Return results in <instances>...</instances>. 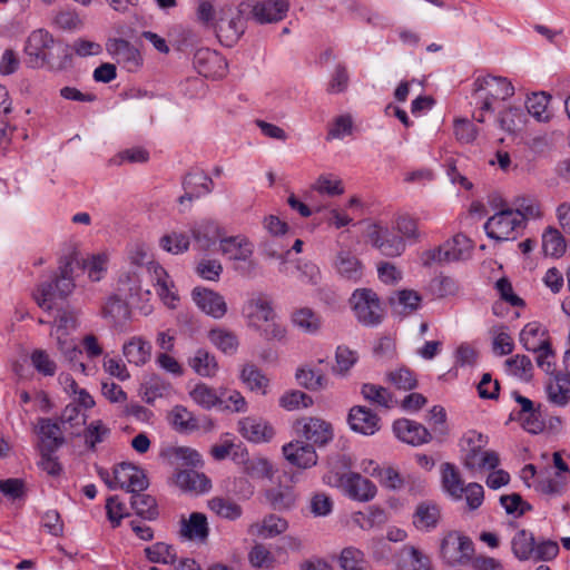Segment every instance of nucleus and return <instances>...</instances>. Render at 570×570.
Wrapping results in <instances>:
<instances>
[{"instance_id": "2", "label": "nucleus", "mask_w": 570, "mask_h": 570, "mask_svg": "<svg viewBox=\"0 0 570 570\" xmlns=\"http://www.w3.org/2000/svg\"><path fill=\"white\" fill-rule=\"evenodd\" d=\"M488 442V436L475 430L464 433L460 440V446L466 469L472 471L493 470L499 465L500 459L495 451H483Z\"/></svg>"}, {"instance_id": "45", "label": "nucleus", "mask_w": 570, "mask_h": 570, "mask_svg": "<svg viewBox=\"0 0 570 570\" xmlns=\"http://www.w3.org/2000/svg\"><path fill=\"white\" fill-rule=\"evenodd\" d=\"M130 505L142 519L155 520L158 517L156 499L149 494L139 492L130 497Z\"/></svg>"}, {"instance_id": "7", "label": "nucleus", "mask_w": 570, "mask_h": 570, "mask_svg": "<svg viewBox=\"0 0 570 570\" xmlns=\"http://www.w3.org/2000/svg\"><path fill=\"white\" fill-rule=\"evenodd\" d=\"M472 243L463 234H456L451 239L444 242L438 248L424 253V263H452L468 259L471 256Z\"/></svg>"}, {"instance_id": "64", "label": "nucleus", "mask_w": 570, "mask_h": 570, "mask_svg": "<svg viewBox=\"0 0 570 570\" xmlns=\"http://www.w3.org/2000/svg\"><path fill=\"white\" fill-rule=\"evenodd\" d=\"M389 381L400 390L410 391L416 387L417 381L412 371L399 368L387 374Z\"/></svg>"}, {"instance_id": "12", "label": "nucleus", "mask_w": 570, "mask_h": 570, "mask_svg": "<svg viewBox=\"0 0 570 570\" xmlns=\"http://www.w3.org/2000/svg\"><path fill=\"white\" fill-rule=\"evenodd\" d=\"M106 483L109 489H125L131 495L145 491L149 485L145 472L127 463L117 466L114 471V480Z\"/></svg>"}, {"instance_id": "53", "label": "nucleus", "mask_w": 570, "mask_h": 570, "mask_svg": "<svg viewBox=\"0 0 570 570\" xmlns=\"http://www.w3.org/2000/svg\"><path fill=\"white\" fill-rule=\"evenodd\" d=\"M293 324L301 331L309 334L316 333L321 327V318L311 308H299L292 315Z\"/></svg>"}, {"instance_id": "43", "label": "nucleus", "mask_w": 570, "mask_h": 570, "mask_svg": "<svg viewBox=\"0 0 570 570\" xmlns=\"http://www.w3.org/2000/svg\"><path fill=\"white\" fill-rule=\"evenodd\" d=\"M442 485L452 498L456 500L462 498L463 481L454 464L448 462L442 464Z\"/></svg>"}, {"instance_id": "25", "label": "nucleus", "mask_w": 570, "mask_h": 570, "mask_svg": "<svg viewBox=\"0 0 570 570\" xmlns=\"http://www.w3.org/2000/svg\"><path fill=\"white\" fill-rule=\"evenodd\" d=\"M334 268L342 278L352 283L360 282L364 275L363 264L348 250L337 253L334 261Z\"/></svg>"}, {"instance_id": "9", "label": "nucleus", "mask_w": 570, "mask_h": 570, "mask_svg": "<svg viewBox=\"0 0 570 570\" xmlns=\"http://www.w3.org/2000/svg\"><path fill=\"white\" fill-rule=\"evenodd\" d=\"M70 273V265L66 264L60 268L59 277L52 282L42 283L39 285L37 293L35 294V298L40 308L43 311H51L53 307L52 301L57 296L62 298L72 292L75 283Z\"/></svg>"}, {"instance_id": "35", "label": "nucleus", "mask_w": 570, "mask_h": 570, "mask_svg": "<svg viewBox=\"0 0 570 570\" xmlns=\"http://www.w3.org/2000/svg\"><path fill=\"white\" fill-rule=\"evenodd\" d=\"M520 342L527 351L531 352L538 351V348L544 346L550 341L543 325L539 322H530L520 332Z\"/></svg>"}, {"instance_id": "23", "label": "nucleus", "mask_w": 570, "mask_h": 570, "mask_svg": "<svg viewBox=\"0 0 570 570\" xmlns=\"http://www.w3.org/2000/svg\"><path fill=\"white\" fill-rule=\"evenodd\" d=\"M238 425L243 438L254 443L268 442L275 434L273 426L262 419L244 417Z\"/></svg>"}, {"instance_id": "40", "label": "nucleus", "mask_w": 570, "mask_h": 570, "mask_svg": "<svg viewBox=\"0 0 570 570\" xmlns=\"http://www.w3.org/2000/svg\"><path fill=\"white\" fill-rule=\"evenodd\" d=\"M190 399L203 409L209 410L225 402V393L218 395L216 391L205 383H198L189 392Z\"/></svg>"}, {"instance_id": "58", "label": "nucleus", "mask_w": 570, "mask_h": 570, "mask_svg": "<svg viewBox=\"0 0 570 570\" xmlns=\"http://www.w3.org/2000/svg\"><path fill=\"white\" fill-rule=\"evenodd\" d=\"M296 380L299 385L312 391L321 390L326 385V377L320 371L311 368L297 370Z\"/></svg>"}, {"instance_id": "24", "label": "nucleus", "mask_w": 570, "mask_h": 570, "mask_svg": "<svg viewBox=\"0 0 570 570\" xmlns=\"http://www.w3.org/2000/svg\"><path fill=\"white\" fill-rule=\"evenodd\" d=\"M190 232L197 247L202 250H209L217 240L220 242L222 230L218 224L210 219H203L195 223Z\"/></svg>"}, {"instance_id": "29", "label": "nucleus", "mask_w": 570, "mask_h": 570, "mask_svg": "<svg viewBox=\"0 0 570 570\" xmlns=\"http://www.w3.org/2000/svg\"><path fill=\"white\" fill-rule=\"evenodd\" d=\"M441 519V511L438 504L424 501L416 505L413 513V525L424 532L434 530Z\"/></svg>"}, {"instance_id": "37", "label": "nucleus", "mask_w": 570, "mask_h": 570, "mask_svg": "<svg viewBox=\"0 0 570 570\" xmlns=\"http://www.w3.org/2000/svg\"><path fill=\"white\" fill-rule=\"evenodd\" d=\"M122 352L129 363L144 365L150 358L151 345L141 337H132L124 344Z\"/></svg>"}, {"instance_id": "3", "label": "nucleus", "mask_w": 570, "mask_h": 570, "mask_svg": "<svg viewBox=\"0 0 570 570\" xmlns=\"http://www.w3.org/2000/svg\"><path fill=\"white\" fill-rule=\"evenodd\" d=\"M514 95L513 85L504 77L480 76L473 82L472 104L482 111H493V104Z\"/></svg>"}, {"instance_id": "42", "label": "nucleus", "mask_w": 570, "mask_h": 570, "mask_svg": "<svg viewBox=\"0 0 570 570\" xmlns=\"http://www.w3.org/2000/svg\"><path fill=\"white\" fill-rule=\"evenodd\" d=\"M361 394L371 404L384 409H392L395 404L392 393L381 385L364 383L361 387Z\"/></svg>"}, {"instance_id": "13", "label": "nucleus", "mask_w": 570, "mask_h": 570, "mask_svg": "<svg viewBox=\"0 0 570 570\" xmlns=\"http://www.w3.org/2000/svg\"><path fill=\"white\" fill-rule=\"evenodd\" d=\"M293 428L299 438L312 442L313 446H323L333 439L331 423L318 417H302L294 422Z\"/></svg>"}, {"instance_id": "21", "label": "nucleus", "mask_w": 570, "mask_h": 570, "mask_svg": "<svg viewBox=\"0 0 570 570\" xmlns=\"http://www.w3.org/2000/svg\"><path fill=\"white\" fill-rule=\"evenodd\" d=\"M393 432L400 441L413 446L428 443L432 438L425 426L409 419H399L394 421Z\"/></svg>"}, {"instance_id": "49", "label": "nucleus", "mask_w": 570, "mask_h": 570, "mask_svg": "<svg viewBox=\"0 0 570 570\" xmlns=\"http://www.w3.org/2000/svg\"><path fill=\"white\" fill-rule=\"evenodd\" d=\"M338 563L343 570H372L363 551L354 547H347L342 550Z\"/></svg>"}, {"instance_id": "27", "label": "nucleus", "mask_w": 570, "mask_h": 570, "mask_svg": "<svg viewBox=\"0 0 570 570\" xmlns=\"http://www.w3.org/2000/svg\"><path fill=\"white\" fill-rule=\"evenodd\" d=\"M174 481L185 492L205 493L212 488L210 480L204 473L194 469L177 471Z\"/></svg>"}, {"instance_id": "5", "label": "nucleus", "mask_w": 570, "mask_h": 570, "mask_svg": "<svg viewBox=\"0 0 570 570\" xmlns=\"http://www.w3.org/2000/svg\"><path fill=\"white\" fill-rule=\"evenodd\" d=\"M356 321L366 327L379 326L385 316L384 307L377 294L371 288H356L350 299Z\"/></svg>"}, {"instance_id": "1", "label": "nucleus", "mask_w": 570, "mask_h": 570, "mask_svg": "<svg viewBox=\"0 0 570 570\" xmlns=\"http://www.w3.org/2000/svg\"><path fill=\"white\" fill-rule=\"evenodd\" d=\"M26 63L29 68L39 69L47 66L50 70H62L71 61L70 47L56 41L43 29L32 31L24 45Z\"/></svg>"}, {"instance_id": "10", "label": "nucleus", "mask_w": 570, "mask_h": 570, "mask_svg": "<svg viewBox=\"0 0 570 570\" xmlns=\"http://www.w3.org/2000/svg\"><path fill=\"white\" fill-rule=\"evenodd\" d=\"M523 227V218L512 209H504L490 217L484 229L487 235L495 240H509L515 238V230Z\"/></svg>"}, {"instance_id": "34", "label": "nucleus", "mask_w": 570, "mask_h": 570, "mask_svg": "<svg viewBox=\"0 0 570 570\" xmlns=\"http://www.w3.org/2000/svg\"><path fill=\"white\" fill-rule=\"evenodd\" d=\"M208 522L204 513L193 512L188 519L181 520L180 534L184 538L205 541L208 538Z\"/></svg>"}, {"instance_id": "11", "label": "nucleus", "mask_w": 570, "mask_h": 570, "mask_svg": "<svg viewBox=\"0 0 570 570\" xmlns=\"http://www.w3.org/2000/svg\"><path fill=\"white\" fill-rule=\"evenodd\" d=\"M474 552L470 538L458 532L448 533L441 543V556L450 566L466 563Z\"/></svg>"}, {"instance_id": "14", "label": "nucleus", "mask_w": 570, "mask_h": 570, "mask_svg": "<svg viewBox=\"0 0 570 570\" xmlns=\"http://www.w3.org/2000/svg\"><path fill=\"white\" fill-rule=\"evenodd\" d=\"M337 485L351 499L360 502L371 501L377 492L375 484L356 472H347L338 478Z\"/></svg>"}, {"instance_id": "26", "label": "nucleus", "mask_w": 570, "mask_h": 570, "mask_svg": "<svg viewBox=\"0 0 570 570\" xmlns=\"http://www.w3.org/2000/svg\"><path fill=\"white\" fill-rule=\"evenodd\" d=\"M183 186L185 194L179 197V202L193 200L213 190L214 183L204 171H194L185 176Z\"/></svg>"}, {"instance_id": "57", "label": "nucleus", "mask_w": 570, "mask_h": 570, "mask_svg": "<svg viewBox=\"0 0 570 570\" xmlns=\"http://www.w3.org/2000/svg\"><path fill=\"white\" fill-rule=\"evenodd\" d=\"M542 247L546 255L559 257L566 250V243L557 229L549 228L542 236Z\"/></svg>"}, {"instance_id": "56", "label": "nucleus", "mask_w": 570, "mask_h": 570, "mask_svg": "<svg viewBox=\"0 0 570 570\" xmlns=\"http://www.w3.org/2000/svg\"><path fill=\"white\" fill-rule=\"evenodd\" d=\"M313 404V399L298 390L285 392L279 397V406L286 411L298 410L299 407H308Z\"/></svg>"}, {"instance_id": "62", "label": "nucleus", "mask_w": 570, "mask_h": 570, "mask_svg": "<svg viewBox=\"0 0 570 570\" xmlns=\"http://www.w3.org/2000/svg\"><path fill=\"white\" fill-rule=\"evenodd\" d=\"M77 326V314L70 309H61L52 324L51 334L71 333Z\"/></svg>"}, {"instance_id": "51", "label": "nucleus", "mask_w": 570, "mask_h": 570, "mask_svg": "<svg viewBox=\"0 0 570 570\" xmlns=\"http://www.w3.org/2000/svg\"><path fill=\"white\" fill-rule=\"evenodd\" d=\"M209 341L225 354H234L238 348L236 335L224 328H214L208 334Z\"/></svg>"}, {"instance_id": "17", "label": "nucleus", "mask_w": 570, "mask_h": 570, "mask_svg": "<svg viewBox=\"0 0 570 570\" xmlns=\"http://www.w3.org/2000/svg\"><path fill=\"white\" fill-rule=\"evenodd\" d=\"M191 297L197 307L205 314L219 320L227 313L225 298L217 292L205 287H195Z\"/></svg>"}, {"instance_id": "32", "label": "nucleus", "mask_w": 570, "mask_h": 570, "mask_svg": "<svg viewBox=\"0 0 570 570\" xmlns=\"http://www.w3.org/2000/svg\"><path fill=\"white\" fill-rule=\"evenodd\" d=\"M288 529V522L276 514H267L261 522L253 523L248 532L262 538H274L284 533Z\"/></svg>"}, {"instance_id": "39", "label": "nucleus", "mask_w": 570, "mask_h": 570, "mask_svg": "<svg viewBox=\"0 0 570 570\" xmlns=\"http://www.w3.org/2000/svg\"><path fill=\"white\" fill-rule=\"evenodd\" d=\"M189 366L200 376L212 377L218 371V363L213 354L204 348H198L188 360Z\"/></svg>"}, {"instance_id": "46", "label": "nucleus", "mask_w": 570, "mask_h": 570, "mask_svg": "<svg viewBox=\"0 0 570 570\" xmlns=\"http://www.w3.org/2000/svg\"><path fill=\"white\" fill-rule=\"evenodd\" d=\"M527 120V112L521 107H510L500 112L498 121L504 131L514 134L522 129Z\"/></svg>"}, {"instance_id": "31", "label": "nucleus", "mask_w": 570, "mask_h": 570, "mask_svg": "<svg viewBox=\"0 0 570 570\" xmlns=\"http://www.w3.org/2000/svg\"><path fill=\"white\" fill-rule=\"evenodd\" d=\"M547 396L550 403L564 406L570 401V376L566 373H558L551 377L546 386Z\"/></svg>"}, {"instance_id": "60", "label": "nucleus", "mask_w": 570, "mask_h": 570, "mask_svg": "<svg viewBox=\"0 0 570 570\" xmlns=\"http://www.w3.org/2000/svg\"><path fill=\"white\" fill-rule=\"evenodd\" d=\"M493 333V352L498 355H508L512 353L514 343L512 337L507 331V327L500 325L492 330Z\"/></svg>"}, {"instance_id": "6", "label": "nucleus", "mask_w": 570, "mask_h": 570, "mask_svg": "<svg viewBox=\"0 0 570 570\" xmlns=\"http://www.w3.org/2000/svg\"><path fill=\"white\" fill-rule=\"evenodd\" d=\"M243 313L248 320V324L257 330H263L266 336L282 338L285 334L284 327L274 322L275 313L271 303L264 297H255L249 299Z\"/></svg>"}, {"instance_id": "15", "label": "nucleus", "mask_w": 570, "mask_h": 570, "mask_svg": "<svg viewBox=\"0 0 570 570\" xmlns=\"http://www.w3.org/2000/svg\"><path fill=\"white\" fill-rule=\"evenodd\" d=\"M193 63L197 72L205 78H222L227 71L226 59L216 50L208 48L196 50Z\"/></svg>"}, {"instance_id": "28", "label": "nucleus", "mask_w": 570, "mask_h": 570, "mask_svg": "<svg viewBox=\"0 0 570 570\" xmlns=\"http://www.w3.org/2000/svg\"><path fill=\"white\" fill-rule=\"evenodd\" d=\"M38 433L41 440L40 450L57 451L65 443L60 423L52 419H39Z\"/></svg>"}, {"instance_id": "33", "label": "nucleus", "mask_w": 570, "mask_h": 570, "mask_svg": "<svg viewBox=\"0 0 570 570\" xmlns=\"http://www.w3.org/2000/svg\"><path fill=\"white\" fill-rule=\"evenodd\" d=\"M371 465L374 466L372 471H370V474L376 478L383 488L389 490L399 491L403 489L411 479V475H402L393 466L381 468L379 464H374L373 462H371Z\"/></svg>"}, {"instance_id": "47", "label": "nucleus", "mask_w": 570, "mask_h": 570, "mask_svg": "<svg viewBox=\"0 0 570 570\" xmlns=\"http://www.w3.org/2000/svg\"><path fill=\"white\" fill-rule=\"evenodd\" d=\"M209 509L219 518L235 521L243 514L242 507L230 499L215 497L208 501Z\"/></svg>"}, {"instance_id": "19", "label": "nucleus", "mask_w": 570, "mask_h": 570, "mask_svg": "<svg viewBox=\"0 0 570 570\" xmlns=\"http://www.w3.org/2000/svg\"><path fill=\"white\" fill-rule=\"evenodd\" d=\"M147 271L156 288L159 298L170 308H175L179 301L174 291V283L163 266L156 262L148 263Z\"/></svg>"}, {"instance_id": "4", "label": "nucleus", "mask_w": 570, "mask_h": 570, "mask_svg": "<svg viewBox=\"0 0 570 570\" xmlns=\"http://www.w3.org/2000/svg\"><path fill=\"white\" fill-rule=\"evenodd\" d=\"M511 550L519 561H550L559 553V546L552 540L535 542L532 532L521 529L511 539Z\"/></svg>"}, {"instance_id": "55", "label": "nucleus", "mask_w": 570, "mask_h": 570, "mask_svg": "<svg viewBox=\"0 0 570 570\" xmlns=\"http://www.w3.org/2000/svg\"><path fill=\"white\" fill-rule=\"evenodd\" d=\"M248 561L256 569H273L275 557L263 543H256L248 552Z\"/></svg>"}, {"instance_id": "36", "label": "nucleus", "mask_w": 570, "mask_h": 570, "mask_svg": "<svg viewBox=\"0 0 570 570\" xmlns=\"http://www.w3.org/2000/svg\"><path fill=\"white\" fill-rule=\"evenodd\" d=\"M168 421L179 433H191L199 429L198 420L184 405H175L168 414Z\"/></svg>"}, {"instance_id": "61", "label": "nucleus", "mask_w": 570, "mask_h": 570, "mask_svg": "<svg viewBox=\"0 0 570 570\" xmlns=\"http://www.w3.org/2000/svg\"><path fill=\"white\" fill-rule=\"evenodd\" d=\"M336 365L333 366V372L336 374H345L358 360L355 351L346 346H338L335 353Z\"/></svg>"}, {"instance_id": "20", "label": "nucleus", "mask_w": 570, "mask_h": 570, "mask_svg": "<svg viewBox=\"0 0 570 570\" xmlns=\"http://www.w3.org/2000/svg\"><path fill=\"white\" fill-rule=\"evenodd\" d=\"M350 428L363 435H373L381 429L380 416L366 406H353L347 416Z\"/></svg>"}, {"instance_id": "48", "label": "nucleus", "mask_w": 570, "mask_h": 570, "mask_svg": "<svg viewBox=\"0 0 570 570\" xmlns=\"http://www.w3.org/2000/svg\"><path fill=\"white\" fill-rule=\"evenodd\" d=\"M190 245V238L188 234L184 232L173 230L165 234L159 239V246L165 252L179 255L188 250Z\"/></svg>"}, {"instance_id": "16", "label": "nucleus", "mask_w": 570, "mask_h": 570, "mask_svg": "<svg viewBox=\"0 0 570 570\" xmlns=\"http://www.w3.org/2000/svg\"><path fill=\"white\" fill-rule=\"evenodd\" d=\"M107 50L117 63L121 65L129 72L137 71L142 65V57L139 50L125 39L110 40L107 43Z\"/></svg>"}, {"instance_id": "44", "label": "nucleus", "mask_w": 570, "mask_h": 570, "mask_svg": "<svg viewBox=\"0 0 570 570\" xmlns=\"http://www.w3.org/2000/svg\"><path fill=\"white\" fill-rule=\"evenodd\" d=\"M244 473L252 480H272L275 473L273 464L265 458H248L244 461Z\"/></svg>"}, {"instance_id": "41", "label": "nucleus", "mask_w": 570, "mask_h": 570, "mask_svg": "<svg viewBox=\"0 0 570 570\" xmlns=\"http://www.w3.org/2000/svg\"><path fill=\"white\" fill-rule=\"evenodd\" d=\"M242 382L253 392H259L265 395L269 380L267 376L254 364H246L240 372Z\"/></svg>"}, {"instance_id": "52", "label": "nucleus", "mask_w": 570, "mask_h": 570, "mask_svg": "<svg viewBox=\"0 0 570 570\" xmlns=\"http://www.w3.org/2000/svg\"><path fill=\"white\" fill-rule=\"evenodd\" d=\"M550 96L544 92H534L528 97L525 108L529 115L539 121H547L550 118L548 111Z\"/></svg>"}, {"instance_id": "54", "label": "nucleus", "mask_w": 570, "mask_h": 570, "mask_svg": "<svg viewBox=\"0 0 570 570\" xmlns=\"http://www.w3.org/2000/svg\"><path fill=\"white\" fill-rule=\"evenodd\" d=\"M145 552L147 559L154 563L173 564L177 560L174 547L164 542H157L146 548Z\"/></svg>"}, {"instance_id": "63", "label": "nucleus", "mask_w": 570, "mask_h": 570, "mask_svg": "<svg viewBox=\"0 0 570 570\" xmlns=\"http://www.w3.org/2000/svg\"><path fill=\"white\" fill-rule=\"evenodd\" d=\"M171 456L181 465L190 468L203 466V459L198 451L188 446H177L171 450Z\"/></svg>"}, {"instance_id": "50", "label": "nucleus", "mask_w": 570, "mask_h": 570, "mask_svg": "<svg viewBox=\"0 0 570 570\" xmlns=\"http://www.w3.org/2000/svg\"><path fill=\"white\" fill-rule=\"evenodd\" d=\"M265 495L271 507L278 511L289 510L296 502V495L289 488L269 489Z\"/></svg>"}, {"instance_id": "30", "label": "nucleus", "mask_w": 570, "mask_h": 570, "mask_svg": "<svg viewBox=\"0 0 570 570\" xmlns=\"http://www.w3.org/2000/svg\"><path fill=\"white\" fill-rule=\"evenodd\" d=\"M220 250L233 261H247L254 252V246L245 236H229L220 239Z\"/></svg>"}, {"instance_id": "18", "label": "nucleus", "mask_w": 570, "mask_h": 570, "mask_svg": "<svg viewBox=\"0 0 570 570\" xmlns=\"http://www.w3.org/2000/svg\"><path fill=\"white\" fill-rule=\"evenodd\" d=\"M368 238L372 245L387 257L399 256L405 249L402 237L394 235L387 228H383L379 225L372 226L368 232Z\"/></svg>"}, {"instance_id": "59", "label": "nucleus", "mask_w": 570, "mask_h": 570, "mask_svg": "<svg viewBox=\"0 0 570 570\" xmlns=\"http://www.w3.org/2000/svg\"><path fill=\"white\" fill-rule=\"evenodd\" d=\"M431 289L435 296L443 298L456 295L460 292V285L454 278L440 275L432 279Z\"/></svg>"}, {"instance_id": "22", "label": "nucleus", "mask_w": 570, "mask_h": 570, "mask_svg": "<svg viewBox=\"0 0 570 570\" xmlns=\"http://www.w3.org/2000/svg\"><path fill=\"white\" fill-rule=\"evenodd\" d=\"M285 459L293 465L301 469H308L317 463V454L313 444L295 440L282 448Z\"/></svg>"}, {"instance_id": "8", "label": "nucleus", "mask_w": 570, "mask_h": 570, "mask_svg": "<svg viewBox=\"0 0 570 570\" xmlns=\"http://www.w3.org/2000/svg\"><path fill=\"white\" fill-rule=\"evenodd\" d=\"M288 9V0H247L240 2L238 6V11L240 14H247L261 24L273 23L283 20Z\"/></svg>"}, {"instance_id": "38", "label": "nucleus", "mask_w": 570, "mask_h": 570, "mask_svg": "<svg viewBox=\"0 0 570 570\" xmlns=\"http://www.w3.org/2000/svg\"><path fill=\"white\" fill-rule=\"evenodd\" d=\"M102 315L114 325L122 326L130 318V308L124 299L110 296L102 307Z\"/></svg>"}]
</instances>
